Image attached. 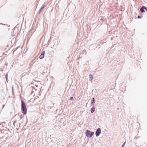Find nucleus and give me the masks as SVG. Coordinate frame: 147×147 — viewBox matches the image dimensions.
<instances>
[{
    "mask_svg": "<svg viewBox=\"0 0 147 147\" xmlns=\"http://www.w3.org/2000/svg\"><path fill=\"white\" fill-rule=\"evenodd\" d=\"M22 111L24 114H26L27 112V109L26 105L24 102L22 101Z\"/></svg>",
    "mask_w": 147,
    "mask_h": 147,
    "instance_id": "1",
    "label": "nucleus"
},
{
    "mask_svg": "<svg viewBox=\"0 0 147 147\" xmlns=\"http://www.w3.org/2000/svg\"><path fill=\"white\" fill-rule=\"evenodd\" d=\"M94 134V132H91L89 130H87L86 133V136L89 137H91Z\"/></svg>",
    "mask_w": 147,
    "mask_h": 147,
    "instance_id": "2",
    "label": "nucleus"
},
{
    "mask_svg": "<svg viewBox=\"0 0 147 147\" xmlns=\"http://www.w3.org/2000/svg\"><path fill=\"white\" fill-rule=\"evenodd\" d=\"M101 133V130L99 128H98L96 132V136H98Z\"/></svg>",
    "mask_w": 147,
    "mask_h": 147,
    "instance_id": "3",
    "label": "nucleus"
},
{
    "mask_svg": "<svg viewBox=\"0 0 147 147\" xmlns=\"http://www.w3.org/2000/svg\"><path fill=\"white\" fill-rule=\"evenodd\" d=\"M145 9L146 11H147V9L144 6H143L142 8H140V11L141 12L143 13L145 12L144 11V9Z\"/></svg>",
    "mask_w": 147,
    "mask_h": 147,
    "instance_id": "4",
    "label": "nucleus"
},
{
    "mask_svg": "<svg viewBox=\"0 0 147 147\" xmlns=\"http://www.w3.org/2000/svg\"><path fill=\"white\" fill-rule=\"evenodd\" d=\"M45 52L44 51L42 53H41V54L40 55V59H42L44 58L45 56Z\"/></svg>",
    "mask_w": 147,
    "mask_h": 147,
    "instance_id": "5",
    "label": "nucleus"
},
{
    "mask_svg": "<svg viewBox=\"0 0 147 147\" xmlns=\"http://www.w3.org/2000/svg\"><path fill=\"white\" fill-rule=\"evenodd\" d=\"M45 5H44L42 6L40 9L39 11V13H40L42 11V10L43 9L45 8Z\"/></svg>",
    "mask_w": 147,
    "mask_h": 147,
    "instance_id": "6",
    "label": "nucleus"
},
{
    "mask_svg": "<svg viewBox=\"0 0 147 147\" xmlns=\"http://www.w3.org/2000/svg\"><path fill=\"white\" fill-rule=\"evenodd\" d=\"M95 99L94 98H93L92 99L91 101V104H92L94 103L95 102Z\"/></svg>",
    "mask_w": 147,
    "mask_h": 147,
    "instance_id": "7",
    "label": "nucleus"
},
{
    "mask_svg": "<svg viewBox=\"0 0 147 147\" xmlns=\"http://www.w3.org/2000/svg\"><path fill=\"white\" fill-rule=\"evenodd\" d=\"M95 109L94 107L92 108L91 109V112L92 113H93L95 111Z\"/></svg>",
    "mask_w": 147,
    "mask_h": 147,
    "instance_id": "8",
    "label": "nucleus"
},
{
    "mask_svg": "<svg viewBox=\"0 0 147 147\" xmlns=\"http://www.w3.org/2000/svg\"><path fill=\"white\" fill-rule=\"evenodd\" d=\"M18 120H15L14 121V122H13V124L14 125V126H15V125L16 124V123H18ZM18 125V123H17L16 124V125Z\"/></svg>",
    "mask_w": 147,
    "mask_h": 147,
    "instance_id": "9",
    "label": "nucleus"
},
{
    "mask_svg": "<svg viewBox=\"0 0 147 147\" xmlns=\"http://www.w3.org/2000/svg\"><path fill=\"white\" fill-rule=\"evenodd\" d=\"M90 79L91 80H92L93 78V77L92 75H90Z\"/></svg>",
    "mask_w": 147,
    "mask_h": 147,
    "instance_id": "10",
    "label": "nucleus"
},
{
    "mask_svg": "<svg viewBox=\"0 0 147 147\" xmlns=\"http://www.w3.org/2000/svg\"><path fill=\"white\" fill-rule=\"evenodd\" d=\"M7 77H8V74H7L5 76V77H6V80L7 82H7Z\"/></svg>",
    "mask_w": 147,
    "mask_h": 147,
    "instance_id": "11",
    "label": "nucleus"
},
{
    "mask_svg": "<svg viewBox=\"0 0 147 147\" xmlns=\"http://www.w3.org/2000/svg\"><path fill=\"white\" fill-rule=\"evenodd\" d=\"M138 18H141V17L140 16H138Z\"/></svg>",
    "mask_w": 147,
    "mask_h": 147,
    "instance_id": "12",
    "label": "nucleus"
},
{
    "mask_svg": "<svg viewBox=\"0 0 147 147\" xmlns=\"http://www.w3.org/2000/svg\"><path fill=\"white\" fill-rule=\"evenodd\" d=\"M73 99V97H71L70 98V99L71 100H72V99Z\"/></svg>",
    "mask_w": 147,
    "mask_h": 147,
    "instance_id": "13",
    "label": "nucleus"
},
{
    "mask_svg": "<svg viewBox=\"0 0 147 147\" xmlns=\"http://www.w3.org/2000/svg\"><path fill=\"white\" fill-rule=\"evenodd\" d=\"M12 91H13V87H12Z\"/></svg>",
    "mask_w": 147,
    "mask_h": 147,
    "instance_id": "14",
    "label": "nucleus"
},
{
    "mask_svg": "<svg viewBox=\"0 0 147 147\" xmlns=\"http://www.w3.org/2000/svg\"><path fill=\"white\" fill-rule=\"evenodd\" d=\"M4 105H3V108L4 107Z\"/></svg>",
    "mask_w": 147,
    "mask_h": 147,
    "instance_id": "15",
    "label": "nucleus"
}]
</instances>
